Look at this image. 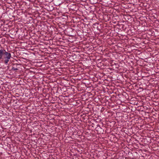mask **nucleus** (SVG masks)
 Returning a JSON list of instances; mask_svg holds the SVG:
<instances>
[{"instance_id": "f257e3e1", "label": "nucleus", "mask_w": 159, "mask_h": 159, "mask_svg": "<svg viewBox=\"0 0 159 159\" xmlns=\"http://www.w3.org/2000/svg\"><path fill=\"white\" fill-rule=\"evenodd\" d=\"M11 54L7 52L5 50H0V60H3L4 59V63L7 65L11 57Z\"/></svg>"}, {"instance_id": "f03ea898", "label": "nucleus", "mask_w": 159, "mask_h": 159, "mask_svg": "<svg viewBox=\"0 0 159 159\" xmlns=\"http://www.w3.org/2000/svg\"><path fill=\"white\" fill-rule=\"evenodd\" d=\"M13 70H17V69L15 68H13Z\"/></svg>"}]
</instances>
